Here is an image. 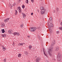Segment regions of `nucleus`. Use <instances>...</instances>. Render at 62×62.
<instances>
[{
    "label": "nucleus",
    "instance_id": "obj_1",
    "mask_svg": "<svg viewBox=\"0 0 62 62\" xmlns=\"http://www.w3.org/2000/svg\"><path fill=\"white\" fill-rule=\"evenodd\" d=\"M55 43V40H53L52 43L48 51V54L50 56H52V54H51L53 52V47H52L54 45Z\"/></svg>",
    "mask_w": 62,
    "mask_h": 62
},
{
    "label": "nucleus",
    "instance_id": "obj_2",
    "mask_svg": "<svg viewBox=\"0 0 62 62\" xmlns=\"http://www.w3.org/2000/svg\"><path fill=\"white\" fill-rule=\"evenodd\" d=\"M61 57H62V54L61 52L58 53L57 54V59L58 61L60 62H62V60H61Z\"/></svg>",
    "mask_w": 62,
    "mask_h": 62
},
{
    "label": "nucleus",
    "instance_id": "obj_3",
    "mask_svg": "<svg viewBox=\"0 0 62 62\" xmlns=\"http://www.w3.org/2000/svg\"><path fill=\"white\" fill-rule=\"evenodd\" d=\"M31 29H30V31H31V32H34V31H35L37 28L36 27L34 28H31Z\"/></svg>",
    "mask_w": 62,
    "mask_h": 62
},
{
    "label": "nucleus",
    "instance_id": "obj_4",
    "mask_svg": "<svg viewBox=\"0 0 62 62\" xmlns=\"http://www.w3.org/2000/svg\"><path fill=\"white\" fill-rule=\"evenodd\" d=\"M59 50V47L58 46H56L54 48V50L55 51H57Z\"/></svg>",
    "mask_w": 62,
    "mask_h": 62
},
{
    "label": "nucleus",
    "instance_id": "obj_5",
    "mask_svg": "<svg viewBox=\"0 0 62 62\" xmlns=\"http://www.w3.org/2000/svg\"><path fill=\"white\" fill-rule=\"evenodd\" d=\"M40 59H41V58L40 57H38L36 59V62H39V61L40 60Z\"/></svg>",
    "mask_w": 62,
    "mask_h": 62
},
{
    "label": "nucleus",
    "instance_id": "obj_6",
    "mask_svg": "<svg viewBox=\"0 0 62 62\" xmlns=\"http://www.w3.org/2000/svg\"><path fill=\"white\" fill-rule=\"evenodd\" d=\"M45 12V10H42L41 11V14H43Z\"/></svg>",
    "mask_w": 62,
    "mask_h": 62
},
{
    "label": "nucleus",
    "instance_id": "obj_7",
    "mask_svg": "<svg viewBox=\"0 0 62 62\" xmlns=\"http://www.w3.org/2000/svg\"><path fill=\"white\" fill-rule=\"evenodd\" d=\"M9 19V18H8L6 19H5L4 20V22H5V23H6V22H8V21Z\"/></svg>",
    "mask_w": 62,
    "mask_h": 62
},
{
    "label": "nucleus",
    "instance_id": "obj_8",
    "mask_svg": "<svg viewBox=\"0 0 62 62\" xmlns=\"http://www.w3.org/2000/svg\"><path fill=\"white\" fill-rule=\"evenodd\" d=\"M22 14L23 15V18H24V17H25L26 15H25V14H24L23 13H22Z\"/></svg>",
    "mask_w": 62,
    "mask_h": 62
},
{
    "label": "nucleus",
    "instance_id": "obj_9",
    "mask_svg": "<svg viewBox=\"0 0 62 62\" xmlns=\"http://www.w3.org/2000/svg\"><path fill=\"white\" fill-rule=\"evenodd\" d=\"M5 25V24H4V23H2L1 24V27H4V26Z\"/></svg>",
    "mask_w": 62,
    "mask_h": 62
},
{
    "label": "nucleus",
    "instance_id": "obj_10",
    "mask_svg": "<svg viewBox=\"0 0 62 62\" xmlns=\"http://www.w3.org/2000/svg\"><path fill=\"white\" fill-rule=\"evenodd\" d=\"M43 51L44 52V54H45V55L46 56V57H48V56H47V55L46 54H45V52L44 51V49H43Z\"/></svg>",
    "mask_w": 62,
    "mask_h": 62
},
{
    "label": "nucleus",
    "instance_id": "obj_11",
    "mask_svg": "<svg viewBox=\"0 0 62 62\" xmlns=\"http://www.w3.org/2000/svg\"><path fill=\"white\" fill-rule=\"evenodd\" d=\"M50 25V27H54V24L52 23H51Z\"/></svg>",
    "mask_w": 62,
    "mask_h": 62
},
{
    "label": "nucleus",
    "instance_id": "obj_12",
    "mask_svg": "<svg viewBox=\"0 0 62 62\" xmlns=\"http://www.w3.org/2000/svg\"><path fill=\"white\" fill-rule=\"evenodd\" d=\"M17 32H15L14 33H13V34L14 35V36H15L17 35Z\"/></svg>",
    "mask_w": 62,
    "mask_h": 62
},
{
    "label": "nucleus",
    "instance_id": "obj_13",
    "mask_svg": "<svg viewBox=\"0 0 62 62\" xmlns=\"http://www.w3.org/2000/svg\"><path fill=\"white\" fill-rule=\"evenodd\" d=\"M49 20H50V21H51V20H52V23H53V18H52V17H50Z\"/></svg>",
    "mask_w": 62,
    "mask_h": 62
},
{
    "label": "nucleus",
    "instance_id": "obj_14",
    "mask_svg": "<svg viewBox=\"0 0 62 62\" xmlns=\"http://www.w3.org/2000/svg\"><path fill=\"white\" fill-rule=\"evenodd\" d=\"M1 31H2V33H5V31L4 30V29H3Z\"/></svg>",
    "mask_w": 62,
    "mask_h": 62
},
{
    "label": "nucleus",
    "instance_id": "obj_15",
    "mask_svg": "<svg viewBox=\"0 0 62 62\" xmlns=\"http://www.w3.org/2000/svg\"><path fill=\"white\" fill-rule=\"evenodd\" d=\"M25 54L26 55H27L28 54V53L27 51H25L24 52Z\"/></svg>",
    "mask_w": 62,
    "mask_h": 62
},
{
    "label": "nucleus",
    "instance_id": "obj_16",
    "mask_svg": "<svg viewBox=\"0 0 62 62\" xmlns=\"http://www.w3.org/2000/svg\"><path fill=\"white\" fill-rule=\"evenodd\" d=\"M40 9L41 10H43V7H41L40 8Z\"/></svg>",
    "mask_w": 62,
    "mask_h": 62
},
{
    "label": "nucleus",
    "instance_id": "obj_17",
    "mask_svg": "<svg viewBox=\"0 0 62 62\" xmlns=\"http://www.w3.org/2000/svg\"><path fill=\"white\" fill-rule=\"evenodd\" d=\"M21 9V7H17V10H20Z\"/></svg>",
    "mask_w": 62,
    "mask_h": 62
},
{
    "label": "nucleus",
    "instance_id": "obj_18",
    "mask_svg": "<svg viewBox=\"0 0 62 62\" xmlns=\"http://www.w3.org/2000/svg\"><path fill=\"white\" fill-rule=\"evenodd\" d=\"M56 9L57 11H58V10H59V8H56Z\"/></svg>",
    "mask_w": 62,
    "mask_h": 62
},
{
    "label": "nucleus",
    "instance_id": "obj_19",
    "mask_svg": "<svg viewBox=\"0 0 62 62\" xmlns=\"http://www.w3.org/2000/svg\"><path fill=\"white\" fill-rule=\"evenodd\" d=\"M56 33L57 34H59V31H56Z\"/></svg>",
    "mask_w": 62,
    "mask_h": 62
},
{
    "label": "nucleus",
    "instance_id": "obj_20",
    "mask_svg": "<svg viewBox=\"0 0 62 62\" xmlns=\"http://www.w3.org/2000/svg\"><path fill=\"white\" fill-rule=\"evenodd\" d=\"M17 11L16 10H15V15H16L17 14Z\"/></svg>",
    "mask_w": 62,
    "mask_h": 62
},
{
    "label": "nucleus",
    "instance_id": "obj_21",
    "mask_svg": "<svg viewBox=\"0 0 62 62\" xmlns=\"http://www.w3.org/2000/svg\"><path fill=\"white\" fill-rule=\"evenodd\" d=\"M20 44L21 46H23V45L24 44V43H20Z\"/></svg>",
    "mask_w": 62,
    "mask_h": 62
},
{
    "label": "nucleus",
    "instance_id": "obj_22",
    "mask_svg": "<svg viewBox=\"0 0 62 62\" xmlns=\"http://www.w3.org/2000/svg\"><path fill=\"white\" fill-rule=\"evenodd\" d=\"M29 48L30 50L31 48H32V46L31 45H30L29 46Z\"/></svg>",
    "mask_w": 62,
    "mask_h": 62
},
{
    "label": "nucleus",
    "instance_id": "obj_23",
    "mask_svg": "<svg viewBox=\"0 0 62 62\" xmlns=\"http://www.w3.org/2000/svg\"><path fill=\"white\" fill-rule=\"evenodd\" d=\"M8 32L9 34H12V33L11 32V31L10 30H9L8 31Z\"/></svg>",
    "mask_w": 62,
    "mask_h": 62
},
{
    "label": "nucleus",
    "instance_id": "obj_24",
    "mask_svg": "<svg viewBox=\"0 0 62 62\" xmlns=\"http://www.w3.org/2000/svg\"><path fill=\"white\" fill-rule=\"evenodd\" d=\"M26 3L27 4H28V0H26L25 1Z\"/></svg>",
    "mask_w": 62,
    "mask_h": 62
},
{
    "label": "nucleus",
    "instance_id": "obj_25",
    "mask_svg": "<svg viewBox=\"0 0 62 62\" xmlns=\"http://www.w3.org/2000/svg\"><path fill=\"white\" fill-rule=\"evenodd\" d=\"M18 56L19 57H21V54H18Z\"/></svg>",
    "mask_w": 62,
    "mask_h": 62
},
{
    "label": "nucleus",
    "instance_id": "obj_26",
    "mask_svg": "<svg viewBox=\"0 0 62 62\" xmlns=\"http://www.w3.org/2000/svg\"><path fill=\"white\" fill-rule=\"evenodd\" d=\"M18 11L20 13H21L22 12V10H21V9L19 10Z\"/></svg>",
    "mask_w": 62,
    "mask_h": 62
},
{
    "label": "nucleus",
    "instance_id": "obj_27",
    "mask_svg": "<svg viewBox=\"0 0 62 62\" xmlns=\"http://www.w3.org/2000/svg\"><path fill=\"white\" fill-rule=\"evenodd\" d=\"M2 49H3V51H5V50L6 49V47H5L4 48H3Z\"/></svg>",
    "mask_w": 62,
    "mask_h": 62
},
{
    "label": "nucleus",
    "instance_id": "obj_28",
    "mask_svg": "<svg viewBox=\"0 0 62 62\" xmlns=\"http://www.w3.org/2000/svg\"><path fill=\"white\" fill-rule=\"evenodd\" d=\"M22 7L23 8H25V6L24 5H23L22 6Z\"/></svg>",
    "mask_w": 62,
    "mask_h": 62
},
{
    "label": "nucleus",
    "instance_id": "obj_29",
    "mask_svg": "<svg viewBox=\"0 0 62 62\" xmlns=\"http://www.w3.org/2000/svg\"><path fill=\"white\" fill-rule=\"evenodd\" d=\"M23 24H21L20 25V27H23Z\"/></svg>",
    "mask_w": 62,
    "mask_h": 62
},
{
    "label": "nucleus",
    "instance_id": "obj_30",
    "mask_svg": "<svg viewBox=\"0 0 62 62\" xmlns=\"http://www.w3.org/2000/svg\"><path fill=\"white\" fill-rule=\"evenodd\" d=\"M59 29H60V30H62V27H60L59 28Z\"/></svg>",
    "mask_w": 62,
    "mask_h": 62
},
{
    "label": "nucleus",
    "instance_id": "obj_31",
    "mask_svg": "<svg viewBox=\"0 0 62 62\" xmlns=\"http://www.w3.org/2000/svg\"><path fill=\"white\" fill-rule=\"evenodd\" d=\"M17 35L18 36H19V35H20V33H17Z\"/></svg>",
    "mask_w": 62,
    "mask_h": 62
},
{
    "label": "nucleus",
    "instance_id": "obj_32",
    "mask_svg": "<svg viewBox=\"0 0 62 62\" xmlns=\"http://www.w3.org/2000/svg\"><path fill=\"white\" fill-rule=\"evenodd\" d=\"M3 61L4 62H6V59H4V60H3Z\"/></svg>",
    "mask_w": 62,
    "mask_h": 62
},
{
    "label": "nucleus",
    "instance_id": "obj_33",
    "mask_svg": "<svg viewBox=\"0 0 62 62\" xmlns=\"http://www.w3.org/2000/svg\"><path fill=\"white\" fill-rule=\"evenodd\" d=\"M55 12V10H54L53 11V12L54 13Z\"/></svg>",
    "mask_w": 62,
    "mask_h": 62
},
{
    "label": "nucleus",
    "instance_id": "obj_34",
    "mask_svg": "<svg viewBox=\"0 0 62 62\" xmlns=\"http://www.w3.org/2000/svg\"><path fill=\"white\" fill-rule=\"evenodd\" d=\"M34 0H31V1L32 3H34Z\"/></svg>",
    "mask_w": 62,
    "mask_h": 62
},
{
    "label": "nucleus",
    "instance_id": "obj_35",
    "mask_svg": "<svg viewBox=\"0 0 62 62\" xmlns=\"http://www.w3.org/2000/svg\"><path fill=\"white\" fill-rule=\"evenodd\" d=\"M1 36H2V37H3V38H4V34H1Z\"/></svg>",
    "mask_w": 62,
    "mask_h": 62
},
{
    "label": "nucleus",
    "instance_id": "obj_36",
    "mask_svg": "<svg viewBox=\"0 0 62 62\" xmlns=\"http://www.w3.org/2000/svg\"><path fill=\"white\" fill-rule=\"evenodd\" d=\"M2 47L3 49V48H4V47H5L4 46L2 45Z\"/></svg>",
    "mask_w": 62,
    "mask_h": 62
},
{
    "label": "nucleus",
    "instance_id": "obj_37",
    "mask_svg": "<svg viewBox=\"0 0 62 62\" xmlns=\"http://www.w3.org/2000/svg\"><path fill=\"white\" fill-rule=\"evenodd\" d=\"M13 5L14 6H15V5H16V3H14V4H13Z\"/></svg>",
    "mask_w": 62,
    "mask_h": 62
},
{
    "label": "nucleus",
    "instance_id": "obj_38",
    "mask_svg": "<svg viewBox=\"0 0 62 62\" xmlns=\"http://www.w3.org/2000/svg\"><path fill=\"white\" fill-rule=\"evenodd\" d=\"M60 24V25H62V22Z\"/></svg>",
    "mask_w": 62,
    "mask_h": 62
},
{
    "label": "nucleus",
    "instance_id": "obj_39",
    "mask_svg": "<svg viewBox=\"0 0 62 62\" xmlns=\"http://www.w3.org/2000/svg\"><path fill=\"white\" fill-rule=\"evenodd\" d=\"M6 37V35L4 34V37Z\"/></svg>",
    "mask_w": 62,
    "mask_h": 62
},
{
    "label": "nucleus",
    "instance_id": "obj_40",
    "mask_svg": "<svg viewBox=\"0 0 62 62\" xmlns=\"http://www.w3.org/2000/svg\"><path fill=\"white\" fill-rule=\"evenodd\" d=\"M18 46H21L20 45V43H19L18 44Z\"/></svg>",
    "mask_w": 62,
    "mask_h": 62
},
{
    "label": "nucleus",
    "instance_id": "obj_41",
    "mask_svg": "<svg viewBox=\"0 0 62 62\" xmlns=\"http://www.w3.org/2000/svg\"><path fill=\"white\" fill-rule=\"evenodd\" d=\"M53 60H54V61H55L56 60V59H53Z\"/></svg>",
    "mask_w": 62,
    "mask_h": 62
},
{
    "label": "nucleus",
    "instance_id": "obj_42",
    "mask_svg": "<svg viewBox=\"0 0 62 62\" xmlns=\"http://www.w3.org/2000/svg\"><path fill=\"white\" fill-rule=\"evenodd\" d=\"M33 13H31V15H33Z\"/></svg>",
    "mask_w": 62,
    "mask_h": 62
},
{
    "label": "nucleus",
    "instance_id": "obj_43",
    "mask_svg": "<svg viewBox=\"0 0 62 62\" xmlns=\"http://www.w3.org/2000/svg\"><path fill=\"white\" fill-rule=\"evenodd\" d=\"M38 37L39 39L40 38V37H39V36H38Z\"/></svg>",
    "mask_w": 62,
    "mask_h": 62
},
{
    "label": "nucleus",
    "instance_id": "obj_44",
    "mask_svg": "<svg viewBox=\"0 0 62 62\" xmlns=\"http://www.w3.org/2000/svg\"><path fill=\"white\" fill-rule=\"evenodd\" d=\"M14 42H13V46H14Z\"/></svg>",
    "mask_w": 62,
    "mask_h": 62
},
{
    "label": "nucleus",
    "instance_id": "obj_45",
    "mask_svg": "<svg viewBox=\"0 0 62 62\" xmlns=\"http://www.w3.org/2000/svg\"><path fill=\"white\" fill-rule=\"evenodd\" d=\"M46 62H49V61H48V60H47L46 61Z\"/></svg>",
    "mask_w": 62,
    "mask_h": 62
},
{
    "label": "nucleus",
    "instance_id": "obj_46",
    "mask_svg": "<svg viewBox=\"0 0 62 62\" xmlns=\"http://www.w3.org/2000/svg\"><path fill=\"white\" fill-rule=\"evenodd\" d=\"M27 37H28V38H30V36H27Z\"/></svg>",
    "mask_w": 62,
    "mask_h": 62
},
{
    "label": "nucleus",
    "instance_id": "obj_47",
    "mask_svg": "<svg viewBox=\"0 0 62 62\" xmlns=\"http://www.w3.org/2000/svg\"><path fill=\"white\" fill-rule=\"evenodd\" d=\"M21 0H18V1L20 2V1H21Z\"/></svg>",
    "mask_w": 62,
    "mask_h": 62
},
{
    "label": "nucleus",
    "instance_id": "obj_48",
    "mask_svg": "<svg viewBox=\"0 0 62 62\" xmlns=\"http://www.w3.org/2000/svg\"><path fill=\"white\" fill-rule=\"evenodd\" d=\"M37 11L38 12H39V10H38Z\"/></svg>",
    "mask_w": 62,
    "mask_h": 62
},
{
    "label": "nucleus",
    "instance_id": "obj_49",
    "mask_svg": "<svg viewBox=\"0 0 62 62\" xmlns=\"http://www.w3.org/2000/svg\"><path fill=\"white\" fill-rule=\"evenodd\" d=\"M10 5L11 6V7H12V6H11V4H10Z\"/></svg>",
    "mask_w": 62,
    "mask_h": 62
},
{
    "label": "nucleus",
    "instance_id": "obj_50",
    "mask_svg": "<svg viewBox=\"0 0 62 62\" xmlns=\"http://www.w3.org/2000/svg\"><path fill=\"white\" fill-rule=\"evenodd\" d=\"M49 28V29L50 30V29L49 28Z\"/></svg>",
    "mask_w": 62,
    "mask_h": 62
},
{
    "label": "nucleus",
    "instance_id": "obj_51",
    "mask_svg": "<svg viewBox=\"0 0 62 62\" xmlns=\"http://www.w3.org/2000/svg\"><path fill=\"white\" fill-rule=\"evenodd\" d=\"M28 62H30L29 61H28Z\"/></svg>",
    "mask_w": 62,
    "mask_h": 62
},
{
    "label": "nucleus",
    "instance_id": "obj_52",
    "mask_svg": "<svg viewBox=\"0 0 62 62\" xmlns=\"http://www.w3.org/2000/svg\"><path fill=\"white\" fill-rule=\"evenodd\" d=\"M50 23H51V22L50 21Z\"/></svg>",
    "mask_w": 62,
    "mask_h": 62
},
{
    "label": "nucleus",
    "instance_id": "obj_53",
    "mask_svg": "<svg viewBox=\"0 0 62 62\" xmlns=\"http://www.w3.org/2000/svg\"><path fill=\"white\" fill-rule=\"evenodd\" d=\"M53 32V30H52V32Z\"/></svg>",
    "mask_w": 62,
    "mask_h": 62
}]
</instances>
